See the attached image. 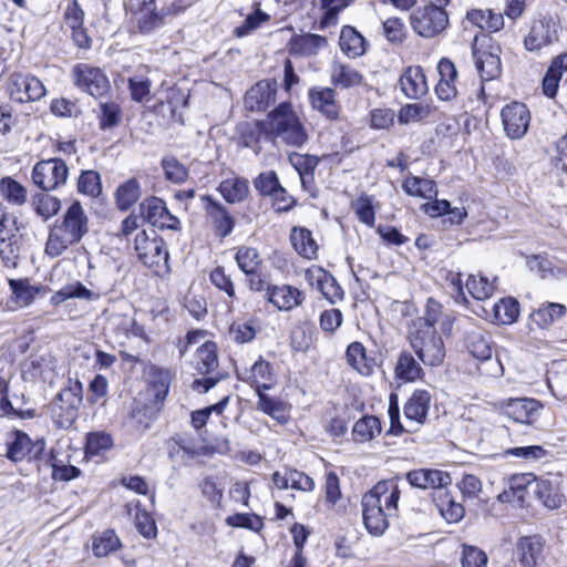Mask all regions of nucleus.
<instances>
[{"mask_svg": "<svg viewBox=\"0 0 567 567\" xmlns=\"http://www.w3.org/2000/svg\"><path fill=\"white\" fill-rule=\"evenodd\" d=\"M400 498L399 486L391 481L377 483L361 499L362 518L367 530L381 536L389 527L388 517L396 512Z\"/></svg>", "mask_w": 567, "mask_h": 567, "instance_id": "1", "label": "nucleus"}, {"mask_svg": "<svg viewBox=\"0 0 567 567\" xmlns=\"http://www.w3.org/2000/svg\"><path fill=\"white\" fill-rule=\"evenodd\" d=\"M89 233V217L80 202H73L49 228L44 251L51 258L63 255Z\"/></svg>", "mask_w": 567, "mask_h": 567, "instance_id": "2", "label": "nucleus"}, {"mask_svg": "<svg viewBox=\"0 0 567 567\" xmlns=\"http://www.w3.org/2000/svg\"><path fill=\"white\" fill-rule=\"evenodd\" d=\"M261 131L275 143L301 147L308 141V133L299 116L288 102L280 103L260 123Z\"/></svg>", "mask_w": 567, "mask_h": 567, "instance_id": "3", "label": "nucleus"}, {"mask_svg": "<svg viewBox=\"0 0 567 567\" xmlns=\"http://www.w3.org/2000/svg\"><path fill=\"white\" fill-rule=\"evenodd\" d=\"M431 399L432 396L429 391L422 389L415 390L404 404L403 412L405 424H403L400 421L398 396L391 394L389 403V433L398 436L404 432H416L426 421Z\"/></svg>", "mask_w": 567, "mask_h": 567, "instance_id": "4", "label": "nucleus"}, {"mask_svg": "<svg viewBox=\"0 0 567 567\" xmlns=\"http://www.w3.org/2000/svg\"><path fill=\"white\" fill-rule=\"evenodd\" d=\"M421 323L420 328L412 326L409 333L410 346L425 365L437 367L445 358L443 339L435 328Z\"/></svg>", "mask_w": 567, "mask_h": 567, "instance_id": "5", "label": "nucleus"}, {"mask_svg": "<svg viewBox=\"0 0 567 567\" xmlns=\"http://www.w3.org/2000/svg\"><path fill=\"white\" fill-rule=\"evenodd\" d=\"M134 249L137 258L154 272L159 274L168 270V251L163 238L155 231L151 234L142 230L136 234Z\"/></svg>", "mask_w": 567, "mask_h": 567, "instance_id": "6", "label": "nucleus"}, {"mask_svg": "<svg viewBox=\"0 0 567 567\" xmlns=\"http://www.w3.org/2000/svg\"><path fill=\"white\" fill-rule=\"evenodd\" d=\"M410 24L420 37L433 38L446 29L449 16L441 6L425 4L416 8L411 13Z\"/></svg>", "mask_w": 567, "mask_h": 567, "instance_id": "7", "label": "nucleus"}, {"mask_svg": "<svg viewBox=\"0 0 567 567\" xmlns=\"http://www.w3.org/2000/svg\"><path fill=\"white\" fill-rule=\"evenodd\" d=\"M217 346L213 341H205L200 344L195 354L194 367L200 374H214L202 380H195L193 388L206 393L214 388L223 375L217 372L218 368Z\"/></svg>", "mask_w": 567, "mask_h": 567, "instance_id": "8", "label": "nucleus"}, {"mask_svg": "<svg viewBox=\"0 0 567 567\" xmlns=\"http://www.w3.org/2000/svg\"><path fill=\"white\" fill-rule=\"evenodd\" d=\"M69 176V168L61 158H49L38 162L32 169L33 184L43 192H52L63 186Z\"/></svg>", "mask_w": 567, "mask_h": 567, "instance_id": "9", "label": "nucleus"}, {"mask_svg": "<svg viewBox=\"0 0 567 567\" xmlns=\"http://www.w3.org/2000/svg\"><path fill=\"white\" fill-rule=\"evenodd\" d=\"M494 408L515 422L532 425L538 419L543 404L536 399L509 398L496 401Z\"/></svg>", "mask_w": 567, "mask_h": 567, "instance_id": "10", "label": "nucleus"}, {"mask_svg": "<svg viewBox=\"0 0 567 567\" xmlns=\"http://www.w3.org/2000/svg\"><path fill=\"white\" fill-rule=\"evenodd\" d=\"M10 99L18 103H28L41 100L45 93V86L34 75L13 73L8 82Z\"/></svg>", "mask_w": 567, "mask_h": 567, "instance_id": "11", "label": "nucleus"}, {"mask_svg": "<svg viewBox=\"0 0 567 567\" xmlns=\"http://www.w3.org/2000/svg\"><path fill=\"white\" fill-rule=\"evenodd\" d=\"M7 457L13 462L39 460L45 449L44 440L31 441L28 434L14 430L8 434Z\"/></svg>", "mask_w": 567, "mask_h": 567, "instance_id": "12", "label": "nucleus"}, {"mask_svg": "<svg viewBox=\"0 0 567 567\" xmlns=\"http://www.w3.org/2000/svg\"><path fill=\"white\" fill-rule=\"evenodd\" d=\"M76 86L94 97L104 96L110 90V82L101 69L82 63L73 68Z\"/></svg>", "mask_w": 567, "mask_h": 567, "instance_id": "13", "label": "nucleus"}, {"mask_svg": "<svg viewBox=\"0 0 567 567\" xmlns=\"http://www.w3.org/2000/svg\"><path fill=\"white\" fill-rule=\"evenodd\" d=\"M546 540L534 534L520 536L514 547V557L522 567H537L545 560Z\"/></svg>", "mask_w": 567, "mask_h": 567, "instance_id": "14", "label": "nucleus"}, {"mask_svg": "<svg viewBox=\"0 0 567 567\" xmlns=\"http://www.w3.org/2000/svg\"><path fill=\"white\" fill-rule=\"evenodd\" d=\"M505 134L512 140H519L527 133L530 113L527 106L519 102L505 105L501 112Z\"/></svg>", "mask_w": 567, "mask_h": 567, "instance_id": "15", "label": "nucleus"}, {"mask_svg": "<svg viewBox=\"0 0 567 567\" xmlns=\"http://www.w3.org/2000/svg\"><path fill=\"white\" fill-rule=\"evenodd\" d=\"M140 210L141 215L155 227L173 230L179 227V219L169 213L165 202L158 197L144 199Z\"/></svg>", "mask_w": 567, "mask_h": 567, "instance_id": "16", "label": "nucleus"}, {"mask_svg": "<svg viewBox=\"0 0 567 567\" xmlns=\"http://www.w3.org/2000/svg\"><path fill=\"white\" fill-rule=\"evenodd\" d=\"M200 200L215 234L221 238L230 235L235 226V220L226 207L209 195L200 196Z\"/></svg>", "mask_w": 567, "mask_h": 567, "instance_id": "17", "label": "nucleus"}, {"mask_svg": "<svg viewBox=\"0 0 567 567\" xmlns=\"http://www.w3.org/2000/svg\"><path fill=\"white\" fill-rule=\"evenodd\" d=\"M406 481L421 489L445 491L452 484L450 474L436 468H419L406 473Z\"/></svg>", "mask_w": 567, "mask_h": 567, "instance_id": "18", "label": "nucleus"}, {"mask_svg": "<svg viewBox=\"0 0 567 567\" xmlns=\"http://www.w3.org/2000/svg\"><path fill=\"white\" fill-rule=\"evenodd\" d=\"M306 279L312 288L317 289L331 303L337 302L343 296V291L334 277L322 268L308 269Z\"/></svg>", "mask_w": 567, "mask_h": 567, "instance_id": "19", "label": "nucleus"}, {"mask_svg": "<svg viewBox=\"0 0 567 567\" xmlns=\"http://www.w3.org/2000/svg\"><path fill=\"white\" fill-rule=\"evenodd\" d=\"M399 84L402 93L411 100L421 99L429 92L425 74L419 65L408 66L401 74Z\"/></svg>", "mask_w": 567, "mask_h": 567, "instance_id": "20", "label": "nucleus"}, {"mask_svg": "<svg viewBox=\"0 0 567 567\" xmlns=\"http://www.w3.org/2000/svg\"><path fill=\"white\" fill-rule=\"evenodd\" d=\"M277 96V82L264 80L254 85L246 94L245 104L251 111H265Z\"/></svg>", "mask_w": 567, "mask_h": 567, "instance_id": "21", "label": "nucleus"}, {"mask_svg": "<svg viewBox=\"0 0 567 567\" xmlns=\"http://www.w3.org/2000/svg\"><path fill=\"white\" fill-rule=\"evenodd\" d=\"M64 21L68 28L72 30V39L74 43L82 49H87L91 45L86 30L83 27L84 11L80 7L78 0H71L64 11Z\"/></svg>", "mask_w": 567, "mask_h": 567, "instance_id": "22", "label": "nucleus"}, {"mask_svg": "<svg viewBox=\"0 0 567 567\" xmlns=\"http://www.w3.org/2000/svg\"><path fill=\"white\" fill-rule=\"evenodd\" d=\"M533 493L536 498L548 509L559 508L565 502L558 480L536 477Z\"/></svg>", "mask_w": 567, "mask_h": 567, "instance_id": "23", "label": "nucleus"}, {"mask_svg": "<svg viewBox=\"0 0 567 567\" xmlns=\"http://www.w3.org/2000/svg\"><path fill=\"white\" fill-rule=\"evenodd\" d=\"M498 51V48L473 49L475 66L483 81L493 80L501 74L502 64Z\"/></svg>", "mask_w": 567, "mask_h": 567, "instance_id": "24", "label": "nucleus"}, {"mask_svg": "<svg viewBox=\"0 0 567 567\" xmlns=\"http://www.w3.org/2000/svg\"><path fill=\"white\" fill-rule=\"evenodd\" d=\"M267 298L280 311H290L303 300L302 292L288 285L268 287Z\"/></svg>", "mask_w": 567, "mask_h": 567, "instance_id": "25", "label": "nucleus"}, {"mask_svg": "<svg viewBox=\"0 0 567 567\" xmlns=\"http://www.w3.org/2000/svg\"><path fill=\"white\" fill-rule=\"evenodd\" d=\"M556 40V29L551 20L542 19L534 21L529 33L524 40L528 51H536L553 43Z\"/></svg>", "mask_w": 567, "mask_h": 567, "instance_id": "26", "label": "nucleus"}, {"mask_svg": "<svg viewBox=\"0 0 567 567\" xmlns=\"http://www.w3.org/2000/svg\"><path fill=\"white\" fill-rule=\"evenodd\" d=\"M437 71L440 74V80L435 86V93L440 100L451 101L457 94L455 86V81L457 78L456 68L449 59H442L437 64Z\"/></svg>", "mask_w": 567, "mask_h": 567, "instance_id": "27", "label": "nucleus"}, {"mask_svg": "<svg viewBox=\"0 0 567 567\" xmlns=\"http://www.w3.org/2000/svg\"><path fill=\"white\" fill-rule=\"evenodd\" d=\"M311 106L330 120L339 116V105L336 101V92L330 87H313L309 91Z\"/></svg>", "mask_w": 567, "mask_h": 567, "instance_id": "28", "label": "nucleus"}, {"mask_svg": "<svg viewBox=\"0 0 567 567\" xmlns=\"http://www.w3.org/2000/svg\"><path fill=\"white\" fill-rule=\"evenodd\" d=\"M465 346L467 351L480 361L491 359L494 351L489 334L478 328L466 333Z\"/></svg>", "mask_w": 567, "mask_h": 567, "instance_id": "29", "label": "nucleus"}, {"mask_svg": "<svg viewBox=\"0 0 567 567\" xmlns=\"http://www.w3.org/2000/svg\"><path fill=\"white\" fill-rule=\"evenodd\" d=\"M330 80L334 86L350 89L363 82V75L352 65L334 61L330 69Z\"/></svg>", "mask_w": 567, "mask_h": 567, "instance_id": "30", "label": "nucleus"}, {"mask_svg": "<svg viewBox=\"0 0 567 567\" xmlns=\"http://www.w3.org/2000/svg\"><path fill=\"white\" fill-rule=\"evenodd\" d=\"M434 504L440 515L450 524L460 522L465 514L461 503H457L446 491L434 492Z\"/></svg>", "mask_w": 567, "mask_h": 567, "instance_id": "31", "label": "nucleus"}, {"mask_svg": "<svg viewBox=\"0 0 567 567\" xmlns=\"http://www.w3.org/2000/svg\"><path fill=\"white\" fill-rule=\"evenodd\" d=\"M346 358L348 364L358 373L364 377L372 374L375 365L373 358H369L367 350L361 342H352L348 346Z\"/></svg>", "mask_w": 567, "mask_h": 567, "instance_id": "32", "label": "nucleus"}, {"mask_svg": "<svg viewBox=\"0 0 567 567\" xmlns=\"http://www.w3.org/2000/svg\"><path fill=\"white\" fill-rule=\"evenodd\" d=\"M565 72H567V53L559 54L551 61L543 79V92L546 96L554 97L556 95Z\"/></svg>", "mask_w": 567, "mask_h": 567, "instance_id": "33", "label": "nucleus"}, {"mask_svg": "<svg viewBox=\"0 0 567 567\" xmlns=\"http://www.w3.org/2000/svg\"><path fill=\"white\" fill-rule=\"evenodd\" d=\"M82 383L75 381L58 394L55 404L59 405L61 410H65L69 420H73L82 403Z\"/></svg>", "mask_w": 567, "mask_h": 567, "instance_id": "34", "label": "nucleus"}, {"mask_svg": "<svg viewBox=\"0 0 567 567\" xmlns=\"http://www.w3.org/2000/svg\"><path fill=\"white\" fill-rule=\"evenodd\" d=\"M467 20L482 30L497 32L504 28L502 13H495L489 9H473L467 12Z\"/></svg>", "mask_w": 567, "mask_h": 567, "instance_id": "35", "label": "nucleus"}, {"mask_svg": "<svg viewBox=\"0 0 567 567\" xmlns=\"http://www.w3.org/2000/svg\"><path fill=\"white\" fill-rule=\"evenodd\" d=\"M290 240L295 250L303 258L313 259L317 257L318 245L312 238V234L307 228L293 227L290 234Z\"/></svg>", "mask_w": 567, "mask_h": 567, "instance_id": "36", "label": "nucleus"}, {"mask_svg": "<svg viewBox=\"0 0 567 567\" xmlns=\"http://www.w3.org/2000/svg\"><path fill=\"white\" fill-rule=\"evenodd\" d=\"M402 188L408 195L424 199H432L437 195L434 181L417 176H408L402 183Z\"/></svg>", "mask_w": 567, "mask_h": 567, "instance_id": "37", "label": "nucleus"}, {"mask_svg": "<svg viewBox=\"0 0 567 567\" xmlns=\"http://www.w3.org/2000/svg\"><path fill=\"white\" fill-rule=\"evenodd\" d=\"M31 206L43 221H48L60 212L61 200L47 192L37 193L31 198Z\"/></svg>", "mask_w": 567, "mask_h": 567, "instance_id": "38", "label": "nucleus"}, {"mask_svg": "<svg viewBox=\"0 0 567 567\" xmlns=\"http://www.w3.org/2000/svg\"><path fill=\"white\" fill-rule=\"evenodd\" d=\"M381 422L374 415H364L352 427V436L355 442L365 443L372 441L381 433Z\"/></svg>", "mask_w": 567, "mask_h": 567, "instance_id": "39", "label": "nucleus"}, {"mask_svg": "<svg viewBox=\"0 0 567 567\" xmlns=\"http://www.w3.org/2000/svg\"><path fill=\"white\" fill-rule=\"evenodd\" d=\"M340 48L350 58H357L364 53L365 40L352 27L346 25L340 33Z\"/></svg>", "mask_w": 567, "mask_h": 567, "instance_id": "40", "label": "nucleus"}, {"mask_svg": "<svg viewBox=\"0 0 567 567\" xmlns=\"http://www.w3.org/2000/svg\"><path fill=\"white\" fill-rule=\"evenodd\" d=\"M218 190L228 203L236 204L243 202L247 197L249 186L246 179L233 177L224 179L219 184Z\"/></svg>", "mask_w": 567, "mask_h": 567, "instance_id": "41", "label": "nucleus"}, {"mask_svg": "<svg viewBox=\"0 0 567 567\" xmlns=\"http://www.w3.org/2000/svg\"><path fill=\"white\" fill-rule=\"evenodd\" d=\"M394 372L398 379L413 382L421 378L423 369L410 352L403 351L398 358Z\"/></svg>", "mask_w": 567, "mask_h": 567, "instance_id": "42", "label": "nucleus"}, {"mask_svg": "<svg viewBox=\"0 0 567 567\" xmlns=\"http://www.w3.org/2000/svg\"><path fill=\"white\" fill-rule=\"evenodd\" d=\"M0 195L9 204L22 206L27 203V188L12 177H2L0 179Z\"/></svg>", "mask_w": 567, "mask_h": 567, "instance_id": "43", "label": "nucleus"}, {"mask_svg": "<svg viewBox=\"0 0 567 567\" xmlns=\"http://www.w3.org/2000/svg\"><path fill=\"white\" fill-rule=\"evenodd\" d=\"M319 161V157L309 154L292 153L289 155V162L298 172L303 185L312 182L313 172L318 166Z\"/></svg>", "mask_w": 567, "mask_h": 567, "instance_id": "44", "label": "nucleus"}, {"mask_svg": "<svg viewBox=\"0 0 567 567\" xmlns=\"http://www.w3.org/2000/svg\"><path fill=\"white\" fill-rule=\"evenodd\" d=\"M141 185L136 178H131L116 189V205L121 210L131 208L141 197Z\"/></svg>", "mask_w": 567, "mask_h": 567, "instance_id": "45", "label": "nucleus"}, {"mask_svg": "<svg viewBox=\"0 0 567 567\" xmlns=\"http://www.w3.org/2000/svg\"><path fill=\"white\" fill-rule=\"evenodd\" d=\"M121 547V542L113 529L96 534L92 540V550L96 557H106Z\"/></svg>", "mask_w": 567, "mask_h": 567, "instance_id": "46", "label": "nucleus"}, {"mask_svg": "<svg viewBox=\"0 0 567 567\" xmlns=\"http://www.w3.org/2000/svg\"><path fill=\"white\" fill-rule=\"evenodd\" d=\"M9 286L13 301L21 308L29 306L40 291L38 287L31 286L28 279H10Z\"/></svg>", "mask_w": 567, "mask_h": 567, "instance_id": "47", "label": "nucleus"}, {"mask_svg": "<svg viewBox=\"0 0 567 567\" xmlns=\"http://www.w3.org/2000/svg\"><path fill=\"white\" fill-rule=\"evenodd\" d=\"M463 421L467 430L481 432L491 423V411L482 405H471L464 411Z\"/></svg>", "mask_w": 567, "mask_h": 567, "instance_id": "48", "label": "nucleus"}, {"mask_svg": "<svg viewBox=\"0 0 567 567\" xmlns=\"http://www.w3.org/2000/svg\"><path fill=\"white\" fill-rule=\"evenodd\" d=\"M493 313L496 322L512 324L519 316V303L514 298H503L494 305Z\"/></svg>", "mask_w": 567, "mask_h": 567, "instance_id": "49", "label": "nucleus"}, {"mask_svg": "<svg viewBox=\"0 0 567 567\" xmlns=\"http://www.w3.org/2000/svg\"><path fill=\"white\" fill-rule=\"evenodd\" d=\"M566 313V307L560 303L550 302L530 316L532 321L539 328L544 329L550 326L555 320L561 318Z\"/></svg>", "mask_w": 567, "mask_h": 567, "instance_id": "50", "label": "nucleus"}, {"mask_svg": "<svg viewBox=\"0 0 567 567\" xmlns=\"http://www.w3.org/2000/svg\"><path fill=\"white\" fill-rule=\"evenodd\" d=\"M258 409L264 413L270 415L279 423H286L288 420L287 404L278 399L268 396L267 394L258 393Z\"/></svg>", "mask_w": 567, "mask_h": 567, "instance_id": "51", "label": "nucleus"}, {"mask_svg": "<svg viewBox=\"0 0 567 567\" xmlns=\"http://www.w3.org/2000/svg\"><path fill=\"white\" fill-rule=\"evenodd\" d=\"M113 439L111 434L104 431L91 432L86 435L85 455L96 456L113 447Z\"/></svg>", "mask_w": 567, "mask_h": 567, "instance_id": "52", "label": "nucleus"}, {"mask_svg": "<svg viewBox=\"0 0 567 567\" xmlns=\"http://www.w3.org/2000/svg\"><path fill=\"white\" fill-rule=\"evenodd\" d=\"M238 267L246 274H255L260 266V257L256 248L241 246L236 252Z\"/></svg>", "mask_w": 567, "mask_h": 567, "instance_id": "53", "label": "nucleus"}, {"mask_svg": "<svg viewBox=\"0 0 567 567\" xmlns=\"http://www.w3.org/2000/svg\"><path fill=\"white\" fill-rule=\"evenodd\" d=\"M10 230L0 234V259L6 267H16L19 260V246L12 240Z\"/></svg>", "mask_w": 567, "mask_h": 567, "instance_id": "54", "label": "nucleus"}, {"mask_svg": "<svg viewBox=\"0 0 567 567\" xmlns=\"http://www.w3.org/2000/svg\"><path fill=\"white\" fill-rule=\"evenodd\" d=\"M165 178L174 184H182L188 177L187 168L174 156L167 155L162 159Z\"/></svg>", "mask_w": 567, "mask_h": 567, "instance_id": "55", "label": "nucleus"}, {"mask_svg": "<svg viewBox=\"0 0 567 567\" xmlns=\"http://www.w3.org/2000/svg\"><path fill=\"white\" fill-rule=\"evenodd\" d=\"M79 193L97 197L102 193L101 176L95 171H83L78 179Z\"/></svg>", "mask_w": 567, "mask_h": 567, "instance_id": "56", "label": "nucleus"}, {"mask_svg": "<svg viewBox=\"0 0 567 567\" xmlns=\"http://www.w3.org/2000/svg\"><path fill=\"white\" fill-rule=\"evenodd\" d=\"M250 379L256 385L257 393L261 392V389H269L268 382L272 380L270 363L261 358L257 360L251 367Z\"/></svg>", "mask_w": 567, "mask_h": 567, "instance_id": "57", "label": "nucleus"}, {"mask_svg": "<svg viewBox=\"0 0 567 567\" xmlns=\"http://www.w3.org/2000/svg\"><path fill=\"white\" fill-rule=\"evenodd\" d=\"M465 286L470 295L476 300H485L489 298L494 291V285L489 282L487 278H477L474 275L468 276Z\"/></svg>", "mask_w": 567, "mask_h": 567, "instance_id": "58", "label": "nucleus"}, {"mask_svg": "<svg viewBox=\"0 0 567 567\" xmlns=\"http://www.w3.org/2000/svg\"><path fill=\"white\" fill-rule=\"evenodd\" d=\"M121 109L115 102H101L97 118L100 127L105 130L114 127L120 122Z\"/></svg>", "mask_w": 567, "mask_h": 567, "instance_id": "59", "label": "nucleus"}, {"mask_svg": "<svg viewBox=\"0 0 567 567\" xmlns=\"http://www.w3.org/2000/svg\"><path fill=\"white\" fill-rule=\"evenodd\" d=\"M488 561L484 550L476 546L463 545L461 564L462 567H486Z\"/></svg>", "mask_w": 567, "mask_h": 567, "instance_id": "60", "label": "nucleus"}, {"mask_svg": "<svg viewBox=\"0 0 567 567\" xmlns=\"http://www.w3.org/2000/svg\"><path fill=\"white\" fill-rule=\"evenodd\" d=\"M353 210L359 220L367 226H373L375 221V213L372 199L369 196H360L352 204Z\"/></svg>", "mask_w": 567, "mask_h": 567, "instance_id": "61", "label": "nucleus"}, {"mask_svg": "<svg viewBox=\"0 0 567 567\" xmlns=\"http://www.w3.org/2000/svg\"><path fill=\"white\" fill-rule=\"evenodd\" d=\"M171 373L168 370L154 369L151 373V385L155 391V396L158 400L165 399L168 393L171 384Z\"/></svg>", "mask_w": 567, "mask_h": 567, "instance_id": "62", "label": "nucleus"}, {"mask_svg": "<svg viewBox=\"0 0 567 567\" xmlns=\"http://www.w3.org/2000/svg\"><path fill=\"white\" fill-rule=\"evenodd\" d=\"M137 14V29L141 33L148 34L164 23V17L154 9Z\"/></svg>", "mask_w": 567, "mask_h": 567, "instance_id": "63", "label": "nucleus"}, {"mask_svg": "<svg viewBox=\"0 0 567 567\" xmlns=\"http://www.w3.org/2000/svg\"><path fill=\"white\" fill-rule=\"evenodd\" d=\"M268 20L269 16L262 12L260 9H257L254 13L247 16L245 22L241 25L235 28L234 33L238 38L246 37Z\"/></svg>", "mask_w": 567, "mask_h": 567, "instance_id": "64", "label": "nucleus"}]
</instances>
